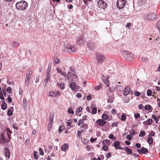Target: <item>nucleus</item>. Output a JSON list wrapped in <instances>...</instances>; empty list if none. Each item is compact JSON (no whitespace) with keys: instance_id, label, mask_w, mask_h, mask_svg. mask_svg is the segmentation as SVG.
I'll return each instance as SVG.
<instances>
[{"instance_id":"8fccbe9b","label":"nucleus","mask_w":160,"mask_h":160,"mask_svg":"<svg viewBox=\"0 0 160 160\" xmlns=\"http://www.w3.org/2000/svg\"><path fill=\"white\" fill-rule=\"evenodd\" d=\"M54 61L56 63L58 64L60 62L59 59L57 57L55 58H54Z\"/></svg>"},{"instance_id":"a18cd8bd","label":"nucleus","mask_w":160,"mask_h":160,"mask_svg":"<svg viewBox=\"0 0 160 160\" xmlns=\"http://www.w3.org/2000/svg\"><path fill=\"white\" fill-rule=\"evenodd\" d=\"M23 105L26 106L27 104V100L26 98H24L23 99Z\"/></svg>"},{"instance_id":"c9c22d12","label":"nucleus","mask_w":160,"mask_h":160,"mask_svg":"<svg viewBox=\"0 0 160 160\" xmlns=\"http://www.w3.org/2000/svg\"><path fill=\"white\" fill-rule=\"evenodd\" d=\"M52 123L53 122H49L48 126V130L49 131L51 130Z\"/></svg>"},{"instance_id":"13d9d810","label":"nucleus","mask_w":160,"mask_h":160,"mask_svg":"<svg viewBox=\"0 0 160 160\" xmlns=\"http://www.w3.org/2000/svg\"><path fill=\"white\" fill-rule=\"evenodd\" d=\"M7 100L9 103H11L12 102V99L10 97V95H8Z\"/></svg>"},{"instance_id":"bb28decb","label":"nucleus","mask_w":160,"mask_h":160,"mask_svg":"<svg viewBox=\"0 0 160 160\" xmlns=\"http://www.w3.org/2000/svg\"><path fill=\"white\" fill-rule=\"evenodd\" d=\"M12 45L13 47L14 48H16L19 45V44L17 42H12Z\"/></svg>"},{"instance_id":"58836bf2","label":"nucleus","mask_w":160,"mask_h":160,"mask_svg":"<svg viewBox=\"0 0 160 160\" xmlns=\"http://www.w3.org/2000/svg\"><path fill=\"white\" fill-rule=\"evenodd\" d=\"M145 132L144 131H142L140 132L139 136L140 137H143L145 135Z\"/></svg>"},{"instance_id":"4c0bfd02","label":"nucleus","mask_w":160,"mask_h":160,"mask_svg":"<svg viewBox=\"0 0 160 160\" xmlns=\"http://www.w3.org/2000/svg\"><path fill=\"white\" fill-rule=\"evenodd\" d=\"M147 95L148 96H150L152 95V91L150 89H148L147 91Z\"/></svg>"},{"instance_id":"680f3d73","label":"nucleus","mask_w":160,"mask_h":160,"mask_svg":"<svg viewBox=\"0 0 160 160\" xmlns=\"http://www.w3.org/2000/svg\"><path fill=\"white\" fill-rule=\"evenodd\" d=\"M106 157L107 158H108L111 157V154L110 152H108L106 154Z\"/></svg>"},{"instance_id":"aec40b11","label":"nucleus","mask_w":160,"mask_h":160,"mask_svg":"<svg viewBox=\"0 0 160 160\" xmlns=\"http://www.w3.org/2000/svg\"><path fill=\"white\" fill-rule=\"evenodd\" d=\"M124 149L126 151L127 153H128V154H132V152L131 150L128 147H124Z\"/></svg>"},{"instance_id":"dca6fc26","label":"nucleus","mask_w":160,"mask_h":160,"mask_svg":"<svg viewBox=\"0 0 160 160\" xmlns=\"http://www.w3.org/2000/svg\"><path fill=\"white\" fill-rule=\"evenodd\" d=\"M84 122L83 121V120L80 119L78 122V125L79 126L81 124H82V125L81 126V128H88V125H85L83 123Z\"/></svg>"},{"instance_id":"39448f33","label":"nucleus","mask_w":160,"mask_h":160,"mask_svg":"<svg viewBox=\"0 0 160 160\" xmlns=\"http://www.w3.org/2000/svg\"><path fill=\"white\" fill-rule=\"evenodd\" d=\"M86 42V40L83 35L78 36L76 38V44L78 45H83Z\"/></svg>"},{"instance_id":"6e6d98bb","label":"nucleus","mask_w":160,"mask_h":160,"mask_svg":"<svg viewBox=\"0 0 160 160\" xmlns=\"http://www.w3.org/2000/svg\"><path fill=\"white\" fill-rule=\"evenodd\" d=\"M134 95L136 96H139L140 95V93L137 91H135L134 92Z\"/></svg>"},{"instance_id":"49530a36","label":"nucleus","mask_w":160,"mask_h":160,"mask_svg":"<svg viewBox=\"0 0 160 160\" xmlns=\"http://www.w3.org/2000/svg\"><path fill=\"white\" fill-rule=\"evenodd\" d=\"M102 118L103 119L106 120L108 118V116L106 114L104 113L102 115Z\"/></svg>"},{"instance_id":"a211bd4d","label":"nucleus","mask_w":160,"mask_h":160,"mask_svg":"<svg viewBox=\"0 0 160 160\" xmlns=\"http://www.w3.org/2000/svg\"><path fill=\"white\" fill-rule=\"evenodd\" d=\"M77 84L76 83L72 82L69 85V87L72 90H75L76 88Z\"/></svg>"},{"instance_id":"c85d7f7f","label":"nucleus","mask_w":160,"mask_h":160,"mask_svg":"<svg viewBox=\"0 0 160 160\" xmlns=\"http://www.w3.org/2000/svg\"><path fill=\"white\" fill-rule=\"evenodd\" d=\"M142 153L144 154H146V153L148 152V150L144 147L142 148Z\"/></svg>"},{"instance_id":"1a4fd4ad","label":"nucleus","mask_w":160,"mask_h":160,"mask_svg":"<svg viewBox=\"0 0 160 160\" xmlns=\"http://www.w3.org/2000/svg\"><path fill=\"white\" fill-rule=\"evenodd\" d=\"M65 50L68 52H75L77 49L73 46L68 44L66 45Z\"/></svg>"},{"instance_id":"0eeeda50","label":"nucleus","mask_w":160,"mask_h":160,"mask_svg":"<svg viewBox=\"0 0 160 160\" xmlns=\"http://www.w3.org/2000/svg\"><path fill=\"white\" fill-rule=\"evenodd\" d=\"M156 15L154 13H150L148 14H146L144 15V18L145 19L149 20H152L156 18Z\"/></svg>"},{"instance_id":"e2e57ef3","label":"nucleus","mask_w":160,"mask_h":160,"mask_svg":"<svg viewBox=\"0 0 160 160\" xmlns=\"http://www.w3.org/2000/svg\"><path fill=\"white\" fill-rule=\"evenodd\" d=\"M127 139L129 140H131L132 139V136L130 135H128L126 137Z\"/></svg>"},{"instance_id":"338daca9","label":"nucleus","mask_w":160,"mask_h":160,"mask_svg":"<svg viewBox=\"0 0 160 160\" xmlns=\"http://www.w3.org/2000/svg\"><path fill=\"white\" fill-rule=\"evenodd\" d=\"M76 96L78 98H80L82 96V94L80 93H78L76 94Z\"/></svg>"},{"instance_id":"bf43d9fd","label":"nucleus","mask_w":160,"mask_h":160,"mask_svg":"<svg viewBox=\"0 0 160 160\" xmlns=\"http://www.w3.org/2000/svg\"><path fill=\"white\" fill-rule=\"evenodd\" d=\"M7 91L9 92L10 93H12V89L11 87H8L7 89Z\"/></svg>"},{"instance_id":"9d476101","label":"nucleus","mask_w":160,"mask_h":160,"mask_svg":"<svg viewBox=\"0 0 160 160\" xmlns=\"http://www.w3.org/2000/svg\"><path fill=\"white\" fill-rule=\"evenodd\" d=\"M127 1L125 0H118L117 2V6L118 8L122 9L124 6Z\"/></svg>"},{"instance_id":"603ef678","label":"nucleus","mask_w":160,"mask_h":160,"mask_svg":"<svg viewBox=\"0 0 160 160\" xmlns=\"http://www.w3.org/2000/svg\"><path fill=\"white\" fill-rule=\"evenodd\" d=\"M156 27L158 30H160V21L157 22Z\"/></svg>"},{"instance_id":"e433bc0d","label":"nucleus","mask_w":160,"mask_h":160,"mask_svg":"<svg viewBox=\"0 0 160 160\" xmlns=\"http://www.w3.org/2000/svg\"><path fill=\"white\" fill-rule=\"evenodd\" d=\"M65 128V126L63 125H61L60 126L59 128V131L60 132V133H61V132Z\"/></svg>"},{"instance_id":"cd10ccee","label":"nucleus","mask_w":160,"mask_h":160,"mask_svg":"<svg viewBox=\"0 0 160 160\" xmlns=\"http://www.w3.org/2000/svg\"><path fill=\"white\" fill-rule=\"evenodd\" d=\"M3 103L1 105V108L2 110H5L7 108V104L4 101H3Z\"/></svg>"},{"instance_id":"7ed1b4c3","label":"nucleus","mask_w":160,"mask_h":160,"mask_svg":"<svg viewBox=\"0 0 160 160\" xmlns=\"http://www.w3.org/2000/svg\"><path fill=\"white\" fill-rule=\"evenodd\" d=\"M124 58L128 61H131L133 58V55L130 52L126 51H123L121 52Z\"/></svg>"},{"instance_id":"ea45409f","label":"nucleus","mask_w":160,"mask_h":160,"mask_svg":"<svg viewBox=\"0 0 160 160\" xmlns=\"http://www.w3.org/2000/svg\"><path fill=\"white\" fill-rule=\"evenodd\" d=\"M83 132V130H82V131L78 130L77 131V136L78 138H79L80 136L82 135V133Z\"/></svg>"},{"instance_id":"ddd939ff","label":"nucleus","mask_w":160,"mask_h":160,"mask_svg":"<svg viewBox=\"0 0 160 160\" xmlns=\"http://www.w3.org/2000/svg\"><path fill=\"white\" fill-rule=\"evenodd\" d=\"M132 93V91L130 88L129 86H126L124 90L123 94L124 95L126 96L129 94Z\"/></svg>"},{"instance_id":"c03bdc74","label":"nucleus","mask_w":160,"mask_h":160,"mask_svg":"<svg viewBox=\"0 0 160 160\" xmlns=\"http://www.w3.org/2000/svg\"><path fill=\"white\" fill-rule=\"evenodd\" d=\"M97 108H93L92 109V114H95L96 113Z\"/></svg>"},{"instance_id":"7c9ffc66","label":"nucleus","mask_w":160,"mask_h":160,"mask_svg":"<svg viewBox=\"0 0 160 160\" xmlns=\"http://www.w3.org/2000/svg\"><path fill=\"white\" fill-rule=\"evenodd\" d=\"M152 118L155 121V122L156 123H158L159 119L157 118V117L155 115H152Z\"/></svg>"},{"instance_id":"69168bd1","label":"nucleus","mask_w":160,"mask_h":160,"mask_svg":"<svg viewBox=\"0 0 160 160\" xmlns=\"http://www.w3.org/2000/svg\"><path fill=\"white\" fill-rule=\"evenodd\" d=\"M12 127L15 129H18V127L17 126V125L15 123H14V124H12Z\"/></svg>"},{"instance_id":"f03ea898","label":"nucleus","mask_w":160,"mask_h":160,"mask_svg":"<svg viewBox=\"0 0 160 160\" xmlns=\"http://www.w3.org/2000/svg\"><path fill=\"white\" fill-rule=\"evenodd\" d=\"M98 12H103L107 7V3L102 0H99L98 2Z\"/></svg>"},{"instance_id":"f257e3e1","label":"nucleus","mask_w":160,"mask_h":160,"mask_svg":"<svg viewBox=\"0 0 160 160\" xmlns=\"http://www.w3.org/2000/svg\"><path fill=\"white\" fill-rule=\"evenodd\" d=\"M28 3L24 1H21L17 2L16 4V7L18 10L24 11L28 8Z\"/></svg>"},{"instance_id":"4be33fe9","label":"nucleus","mask_w":160,"mask_h":160,"mask_svg":"<svg viewBox=\"0 0 160 160\" xmlns=\"http://www.w3.org/2000/svg\"><path fill=\"white\" fill-rule=\"evenodd\" d=\"M4 150L5 151V154L6 156L8 157V158H9L10 156V152L9 149L7 148H5L4 149Z\"/></svg>"},{"instance_id":"37998d69","label":"nucleus","mask_w":160,"mask_h":160,"mask_svg":"<svg viewBox=\"0 0 160 160\" xmlns=\"http://www.w3.org/2000/svg\"><path fill=\"white\" fill-rule=\"evenodd\" d=\"M68 113H72L73 114L74 113L73 110L71 108H68Z\"/></svg>"},{"instance_id":"de8ad7c7","label":"nucleus","mask_w":160,"mask_h":160,"mask_svg":"<svg viewBox=\"0 0 160 160\" xmlns=\"http://www.w3.org/2000/svg\"><path fill=\"white\" fill-rule=\"evenodd\" d=\"M82 109H83L82 107H79L76 109V112L77 113L81 112L82 111Z\"/></svg>"},{"instance_id":"393cba45","label":"nucleus","mask_w":160,"mask_h":160,"mask_svg":"<svg viewBox=\"0 0 160 160\" xmlns=\"http://www.w3.org/2000/svg\"><path fill=\"white\" fill-rule=\"evenodd\" d=\"M57 85L58 87L60 88L61 90H63L65 88V84L63 83L58 82Z\"/></svg>"},{"instance_id":"f3484780","label":"nucleus","mask_w":160,"mask_h":160,"mask_svg":"<svg viewBox=\"0 0 160 160\" xmlns=\"http://www.w3.org/2000/svg\"><path fill=\"white\" fill-rule=\"evenodd\" d=\"M69 147L68 144L65 143L61 147L62 150L63 151H66L68 149Z\"/></svg>"},{"instance_id":"79ce46f5","label":"nucleus","mask_w":160,"mask_h":160,"mask_svg":"<svg viewBox=\"0 0 160 160\" xmlns=\"http://www.w3.org/2000/svg\"><path fill=\"white\" fill-rule=\"evenodd\" d=\"M121 120L122 121H125L126 119V116L125 114L123 113L122 116H121Z\"/></svg>"},{"instance_id":"3c124183","label":"nucleus","mask_w":160,"mask_h":160,"mask_svg":"<svg viewBox=\"0 0 160 160\" xmlns=\"http://www.w3.org/2000/svg\"><path fill=\"white\" fill-rule=\"evenodd\" d=\"M7 114L8 115L11 116L12 115V110L9 109L8 112Z\"/></svg>"},{"instance_id":"423d86ee","label":"nucleus","mask_w":160,"mask_h":160,"mask_svg":"<svg viewBox=\"0 0 160 160\" xmlns=\"http://www.w3.org/2000/svg\"><path fill=\"white\" fill-rule=\"evenodd\" d=\"M31 74L32 72L31 71H28L26 72V76L25 80V85L27 87L29 86Z\"/></svg>"},{"instance_id":"f8f14e48","label":"nucleus","mask_w":160,"mask_h":160,"mask_svg":"<svg viewBox=\"0 0 160 160\" xmlns=\"http://www.w3.org/2000/svg\"><path fill=\"white\" fill-rule=\"evenodd\" d=\"M88 48L91 50H94L96 48V45L95 42H89L87 44Z\"/></svg>"},{"instance_id":"f704fd0d","label":"nucleus","mask_w":160,"mask_h":160,"mask_svg":"<svg viewBox=\"0 0 160 160\" xmlns=\"http://www.w3.org/2000/svg\"><path fill=\"white\" fill-rule=\"evenodd\" d=\"M152 108V106L150 105H146L145 107V109L146 110H148Z\"/></svg>"},{"instance_id":"473e14b6","label":"nucleus","mask_w":160,"mask_h":160,"mask_svg":"<svg viewBox=\"0 0 160 160\" xmlns=\"http://www.w3.org/2000/svg\"><path fill=\"white\" fill-rule=\"evenodd\" d=\"M50 79V77H49L48 76H46V78L45 79V80L44 82V83H45V84H47L48 83V81Z\"/></svg>"},{"instance_id":"b1692460","label":"nucleus","mask_w":160,"mask_h":160,"mask_svg":"<svg viewBox=\"0 0 160 160\" xmlns=\"http://www.w3.org/2000/svg\"><path fill=\"white\" fill-rule=\"evenodd\" d=\"M0 137V143L3 144L6 141L5 137L3 134H2Z\"/></svg>"},{"instance_id":"72a5a7b5","label":"nucleus","mask_w":160,"mask_h":160,"mask_svg":"<svg viewBox=\"0 0 160 160\" xmlns=\"http://www.w3.org/2000/svg\"><path fill=\"white\" fill-rule=\"evenodd\" d=\"M103 143L105 145H109L110 144V141L109 140H105L103 141Z\"/></svg>"},{"instance_id":"09e8293b","label":"nucleus","mask_w":160,"mask_h":160,"mask_svg":"<svg viewBox=\"0 0 160 160\" xmlns=\"http://www.w3.org/2000/svg\"><path fill=\"white\" fill-rule=\"evenodd\" d=\"M118 124V122H114L112 123V124L111 125V127H116L117 126Z\"/></svg>"},{"instance_id":"774afa93","label":"nucleus","mask_w":160,"mask_h":160,"mask_svg":"<svg viewBox=\"0 0 160 160\" xmlns=\"http://www.w3.org/2000/svg\"><path fill=\"white\" fill-rule=\"evenodd\" d=\"M102 148L104 151H107L108 149V148L107 146L106 145H104L102 147Z\"/></svg>"},{"instance_id":"864d4df0","label":"nucleus","mask_w":160,"mask_h":160,"mask_svg":"<svg viewBox=\"0 0 160 160\" xmlns=\"http://www.w3.org/2000/svg\"><path fill=\"white\" fill-rule=\"evenodd\" d=\"M104 82L106 84V85L107 86V87L109 86V80H108V78H107L106 79L105 81H104Z\"/></svg>"},{"instance_id":"412c9836","label":"nucleus","mask_w":160,"mask_h":160,"mask_svg":"<svg viewBox=\"0 0 160 160\" xmlns=\"http://www.w3.org/2000/svg\"><path fill=\"white\" fill-rule=\"evenodd\" d=\"M152 122L153 121L152 119H149L146 121H144L143 122V123L144 125H145V124H146L148 125H151L152 123Z\"/></svg>"},{"instance_id":"6ab92c4d","label":"nucleus","mask_w":160,"mask_h":160,"mask_svg":"<svg viewBox=\"0 0 160 160\" xmlns=\"http://www.w3.org/2000/svg\"><path fill=\"white\" fill-rule=\"evenodd\" d=\"M54 113L53 112H50L49 115V122H53V119L54 117Z\"/></svg>"},{"instance_id":"9b49d317","label":"nucleus","mask_w":160,"mask_h":160,"mask_svg":"<svg viewBox=\"0 0 160 160\" xmlns=\"http://www.w3.org/2000/svg\"><path fill=\"white\" fill-rule=\"evenodd\" d=\"M106 122L103 119H99L97 120L95 122V126L97 127L98 126L103 127L105 125Z\"/></svg>"},{"instance_id":"6e6552de","label":"nucleus","mask_w":160,"mask_h":160,"mask_svg":"<svg viewBox=\"0 0 160 160\" xmlns=\"http://www.w3.org/2000/svg\"><path fill=\"white\" fill-rule=\"evenodd\" d=\"M78 78L77 76L71 72L68 73L66 79L67 80H70L71 81H74Z\"/></svg>"},{"instance_id":"20e7f679","label":"nucleus","mask_w":160,"mask_h":160,"mask_svg":"<svg viewBox=\"0 0 160 160\" xmlns=\"http://www.w3.org/2000/svg\"><path fill=\"white\" fill-rule=\"evenodd\" d=\"M96 59L98 63H102L106 59V57L102 54L96 52Z\"/></svg>"},{"instance_id":"4468645a","label":"nucleus","mask_w":160,"mask_h":160,"mask_svg":"<svg viewBox=\"0 0 160 160\" xmlns=\"http://www.w3.org/2000/svg\"><path fill=\"white\" fill-rule=\"evenodd\" d=\"M49 96L53 97H58L61 95L60 92L58 91H56L55 92L53 91H50L49 92Z\"/></svg>"},{"instance_id":"052dcab7","label":"nucleus","mask_w":160,"mask_h":160,"mask_svg":"<svg viewBox=\"0 0 160 160\" xmlns=\"http://www.w3.org/2000/svg\"><path fill=\"white\" fill-rule=\"evenodd\" d=\"M129 133L133 135H134L136 134L135 131L132 130H131L130 131Z\"/></svg>"},{"instance_id":"c756f323","label":"nucleus","mask_w":160,"mask_h":160,"mask_svg":"<svg viewBox=\"0 0 160 160\" xmlns=\"http://www.w3.org/2000/svg\"><path fill=\"white\" fill-rule=\"evenodd\" d=\"M51 63H49V64L48 66V68L46 71V73H50L51 71Z\"/></svg>"},{"instance_id":"a878e982","label":"nucleus","mask_w":160,"mask_h":160,"mask_svg":"<svg viewBox=\"0 0 160 160\" xmlns=\"http://www.w3.org/2000/svg\"><path fill=\"white\" fill-rule=\"evenodd\" d=\"M57 71L58 73L61 74L62 76H63L65 77L67 76V74L66 73L64 72H62L61 70L59 68H58Z\"/></svg>"},{"instance_id":"a19ab883","label":"nucleus","mask_w":160,"mask_h":160,"mask_svg":"<svg viewBox=\"0 0 160 160\" xmlns=\"http://www.w3.org/2000/svg\"><path fill=\"white\" fill-rule=\"evenodd\" d=\"M155 135V132L153 131H151V132L149 133L148 137H151V136H154Z\"/></svg>"},{"instance_id":"5701e85b","label":"nucleus","mask_w":160,"mask_h":160,"mask_svg":"<svg viewBox=\"0 0 160 160\" xmlns=\"http://www.w3.org/2000/svg\"><path fill=\"white\" fill-rule=\"evenodd\" d=\"M114 97L113 95L111 96H109L107 100V102L108 103H112L113 102Z\"/></svg>"},{"instance_id":"5fc2aeb1","label":"nucleus","mask_w":160,"mask_h":160,"mask_svg":"<svg viewBox=\"0 0 160 160\" xmlns=\"http://www.w3.org/2000/svg\"><path fill=\"white\" fill-rule=\"evenodd\" d=\"M109 138L110 139H112L113 140H115L116 139V138L114 136V135L112 134H110L109 136Z\"/></svg>"},{"instance_id":"0e129e2a","label":"nucleus","mask_w":160,"mask_h":160,"mask_svg":"<svg viewBox=\"0 0 160 160\" xmlns=\"http://www.w3.org/2000/svg\"><path fill=\"white\" fill-rule=\"evenodd\" d=\"M134 116L136 118H138L140 117V115L138 113L135 114Z\"/></svg>"},{"instance_id":"4d7b16f0","label":"nucleus","mask_w":160,"mask_h":160,"mask_svg":"<svg viewBox=\"0 0 160 160\" xmlns=\"http://www.w3.org/2000/svg\"><path fill=\"white\" fill-rule=\"evenodd\" d=\"M39 151L40 154L41 155H44V152L42 149L41 148H39Z\"/></svg>"},{"instance_id":"2f4dec72","label":"nucleus","mask_w":160,"mask_h":160,"mask_svg":"<svg viewBox=\"0 0 160 160\" xmlns=\"http://www.w3.org/2000/svg\"><path fill=\"white\" fill-rule=\"evenodd\" d=\"M153 140L152 137H148V138L147 142L149 144H151L153 143Z\"/></svg>"},{"instance_id":"2eb2a0df","label":"nucleus","mask_w":160,"mask_h":160,"mask_svg":"<svg viewBox=\"0 0 160 160\" xmlns=\"http://www.w3.org/2000/svg\"><path fill=\"white\" fill-rule=\"evenodd\" d=\"M120 144V143L119 142H116L114 143V146L116 149L123 150L124 148L119 146Z\"/></svg>"}]
</instances>
